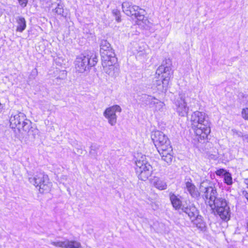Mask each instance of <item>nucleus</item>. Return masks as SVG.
Wrapping results in <instances>:
<instances>
[{"mask_svg":"<svg viewBox=\"0 0 248 248\" xmlns=\"http://www.w3.org/2000/svg\"><path fill=\"white\" fill-rule=\"evenodd\" d=\"M242 116L243 118L248 120V108L243 109L242 111Z\"/></svg>","mask_w":248,"mask_h":248,"instance_id":"30","label":"nucleus"},{"mask_svg":"<svg viewBox=\"0 0 248 248\" xmlns=\"http://www.w3.org/2000/svg\"><path fill=\"white\" fill-rule=\"evenodd\" d=\"M244 182L247 186V187L248 188V178L245 179Z\"/></svg>","mask_w":248,"mask_h":248,"instance_id":"38","label":"nucleus"},{"mask_svg":"<svg viewBox=\"0 0 248 248\" xmlns=\"http://www.w3.org/2000/svg\"><path fill=\"white\" fill-rule=\"evenodd\" d=\"M98 57L95 53L90 51L85 55H81L76 58L75 68L79 73H83L96 65Z\"/></svg>","mask_w":248,"mask_h":248,"instance_id":"4","label":"nucleus"},{"mask_svg":"<svg viewBox=\"0 0 248 248\" xmlns=\"http://www.w3.org/2000/svg\"><path fill=\"white\" fill-rule=\"evenodd\" d=\"M164 104L163 102L158 100L155 103V107H154L152 109L154 111H162L164 107Z\"/></svg>","mask_w":248,"mask_h":248,"instance_id":"26","label":"nucleus"},{"mask_svg":"<svg viewBox=\"0 0 248 248\" xmlns=\"http://www.w3.org/2000/svg\"><path fill=\"white\" fill-rule=\"evenodd\" d=\"M62 77L61 78H63L66 77V73L64 71H62Z\"/></svg>","mask_w":248,"mask_h":248,"instance_id":"37","label":"nucleus"},{"mask_svg":"<svg viewBox=\"0 0 248 248\" xmlns=\"http://www.w3.org/2000/svg\"><path fill=\"white\" fill-rule=\"evenodd\" d=\"M10 126L12 128L16 127L19 131L22 130L30 136L33 137L37 130L31 127V122L26 118V115L22 112H17L13 113L10 118Z\"/></svg>","mask_w":248,"mask_h":248,"instance_id":"2","label":"nucleus"},{"mask_svg":"<svg viewBox=\"0 0 248 248\" xmlns=\"http://www.w3.org/2000/svg\"><path fill=\"white\" fill-rule=\"evenodd\" d=\"M64 4L61 1L56 4V7L53 9V11L58 16L66 17L67 13L64 11Z\"/></svg>","mask_w":248,"mask_h":248,"instance_id":"23","label":"nucleus"},{"mask_svg":"<svg viewBox=\"0 0 248 248\" xmlns=\"http://www.w3.org/2000/svg\"><path fill=\"white\" fill-rule=\"evenodd\" d=\"M195 99L190 97V93L188 92H180L176 95L173 101L174 108L178 114L182 117L187 115L189 108L192 106V103Z\"/></svg>","mask_w":248,"mask_h":248,"instance_id":"3","label":"nucleus"},{"mask_svg":"<svg viewBox=\"0 0 248 248\" xmlns=\"http://www.w3.org/2000/svg\"><path fill=\"white\" fill-rule=\"evenodd\" d=\"M191 122L195 133L193 140L204 142L211 132L210 123L207 115L203 112L196 111L191 115Z\"/></svg>","mask_w":248,"mask_h":248,"instance_id":"1","label":"nucleus"},{"mask_svg":"<svg viewBox=\"0 0 248 248\" xmlns=\"http://www.w3.org/2000/svg\"><path fill=\"white\" fill-rule=\"evenodd\" d=\"M200 196L204 200L205 203L209 206L218 197V194L217 188L213 186H205L204 183H202L200 187Z\"/></svg>","mask_w":248,"mask_h":248,"instance_id":"10","label":"nucleus"},{"mask_svg":"<svg viewBox=\"0 0 248 248\" xmlns=\"http://www.w3.org/2000/svg\"><path fill=\"white\" fill-rule=\"evenodd\" d=\"M151 138L157 150L170 146L168 137L161 131L157 130L154 132Z\"/></svg>","mask_w":248,"mask_h":248,"instance_id":"11","label":"nucleus"},{"mask_svg":"<svg viewBox=\"0 0 248 248\" xmlns=\"http://www.w3.org/2000/svg\"><path fill=\"white\" fill-rule=\"evenodd\" d=\"M210 205L212 209H215L222 220L227 221L230 219L231 211L228 203L225 198L218 197Z\"/></svg>","mask_w":248,"mask_h":248,"instance_id":"7","label":"nucleus"},{"mask_svg":"<svg viewBox=\"0 0 248 248\" xmlns=\"http://www.w3.org/2000/svg\"><path fill=\"white\" fill-rule=\"evenodd\" d=\"M17 27L16 31L23 32L26 28V21L24 17L18 16L16 18Z\"/></svg>","mask_w":248,"mask_h":248,"instance_id":"24","label":"nucleus"},{"mask_svg":"<svg viewBox=\"0 0 248 248\" xmlns=\"http://www.w3.org/2000/svg\"><path fill=\"white\" fill-rule=\"evenodd\" d=\"M223 175L224 183L227 185H232V179L231 174L228 171H225Z\"/></svg>","mask_w":248,"mask_h":248,"instance_id":"25","label":"nucleus"},{"mask_svg":"<svg viewBox=\"0 0 248 248\" xmlns=\"http://www.w3.org/2000/svg\"><path fill=\"white\" fill-rule=\"evenodd\" d=\"M171 147H168L165 148H162L157 150L161 158L163 160L166 162L168 164L171 162L172 160V155L171 154L172 152Z\"/></svg>","mask_w":248,"mask_h":248,"instance_id":"17","label":"nucleus"},{"mask_svg":"<svg viewBox=\"0 0 248 248\" xmlns=\"http://www.w3.org/2000/svg\"><path fill=\"white\" fill-rule=\"evenodd\" d=\"M51 244L61 248H80L81 244L77 241L65 239L63 241L51 242Z\"/></svg>","mask_w":248,"mask_h":248,"instance_id":"15","label":"nucleus"},{"mask_svg":"<svg viewBox=\"0 0 248 248\" xmlns=\"http://www.w3.org/2000/svg\"><path fill=\"white\" fill-rule=\"evenodd\" d=\"M140 99L143 104L148 106L151 108H153L155 107V103L158 100L153 96L146 94H143Z\"/></svg>","mask_w":248,"mask_h":248,"instance_id":"21","label":"nucleus"},{"mask_svg":"<svg viewBox=\"0 0 248 248\" xmlns=\"http://www.w3.org/2000/svg\"><path fill=\"white\" fill-rule=\"evenodd\" d=\"M232 132H233V135H236L239 137L243 138L244 136L242 132L238 131L235 129H232Z\"/></svg>","mask_w":248,"mask_h":248,"instance_id":"32","label":"nucleus"},{"mask_svg":"<svg viewBox=\"0 0 248 248\" xmlns=\"http://www.w3.org/2000/svg\"><path fill=\"white\" fill-rule=\"evenodd\" d=\"M38 74L37 70L36 68L33 69L31 72L30 75L29 76V79L32 80L35 79V77Z\"/></svg>","mask_w":248,"mask_h":248,"instance_id":"29","label":"nucleus"},{"mask_svg":"<svg viewBox=\"0 0 248 248\" xmlns=\"http://www.w3.org/2000/svg\"><path fill=\"white\" fill-rule=\"evenodd\" d=\"M98 149V146L93 144L91 146V151L90 153L91 155L93 156L94 158H96V156L97 155V153L96 152V150Z\"/></svg>","mask_w":248,"mask_h":248,"instance_id":"27","label":"nucleus"},{"mask_svg":"<svg viewBox=\"0 0 248 248\" xmlns=\"http://www.w3.org/2000/svg\"><path fill=\"white\" fill-rule=\"evenodd\" d=\"M185 188L189 194L194 198H198L200 196V192L198 191L196 186L192 182V180L189 177H186L185 179Z\"/></svg>","mask_w":248,"mask_h":248,"instance_id":"16","label":"nucleus"},{"mask_svg":"<svg viewBox=\"0 0 248 248\" xmlns=\"http://www.w3.org/2000/svg\"><path fill=\"white\" fill-rule=\"evenodd\" d=\"M122 108L120 106L115 105L107 108L103 112L104 116L108 120L111 126L116 124L117 120V113H120Z\"/></svg>","mask_w":248,"mask_h":248,"instance_id":"12","label":"nucleus"},{"mask_svg":"<svg viewBox=\"0 0 248 248\" xmlns=\"http://www.w3.org/2000/svg\"><path fill=\"white\" fill-rule=\"evenodd\" d=\"M181 210L186 213L191 220L193 218H195L199 214L198 211L193 204L184 205Z\"/></svg>","mask_w":248,"mask_h":248,"instance_id":"18","label":"nucleus"},{"mask_svg":"<svg viewBox=\"0 0 248 248\" xmlns=\"http://www.w3.org/2000/svg\"><path fill=\"white\" fill-rule=\"evenodd\" d=\"M243 139L244 141L248 142V135H244Z\"/></svg>","mask_w":248,"mask_h":248,"instance_id":"36","label":"nucleus"},{"mask_svg":"<svg viewBox=\"0 0 248 248\" xmlns=\"http://www.w3.org/2000/svg\"><path fill=\"white\" fill-rule=\"evenodd\" d=\"M123 12L128 16H134L137 19V24L141 25V23L147 25L149 21L144 16L145 11L138 6L132 5L130 2L125 0L122 4Z\"/></svg>","mask_w":248,"mask_h":248,"instance_id":"6","label":"nucleus"},{"mask_svg":"<svg viewBox=\"0 0 248 248\" xmlns=\"http://www.w3.org/2000/svg\"><path fill=\"white\" fill-rule=\"evenodd\" d=\"M135 170L139 178L146 181L151 175L153 172L152 166L148 162L145 155H141L135 161Z\"/></svg>","mask_w":248,"mask_h":248,"instance_id":"8","label":"nucleus"},{"mask_svg":"<svg viewBox=\"0 0 248 248\" xmlns=\"http://www.w3.org/2000/svg\"><path fill=\"white\" fill-rule=\"evenodd\" d=\"M2 108H3V106H2V105L0 103V109H2Z\"/></svg>","mask_w":248,"mask_h":248,"instance_id":"39","label":"nucleus"},{"mask_svg":"<svg viewBox=\"0 0 248 248\" xmlns=\"http://www.w3.org/2000/svg\"><path fill=\"white\" fill-rule=\"evenodd\" d=\"M191 221L193 222L194 224L196 225V227L200 231L205 232L206 230V225L205 222L203 221L202 217L201 216H196L195 218H192Z\"/></svg>","mask_w":248,"mask_h":248,"instance_id":"22","label":"nucleus"},{"mask_svg":"<svg viewBox=\"0 0 248 248\" xmlns=\"http://www.w3.org/2000/svg\"><path fill=\"white\" fill-rule=\"evenodd\" d=\"M225 171H226V170H224L223 169H220L219 170H218L216 173L217 175H220L221 173H222L223 172H225Z\"/></svg>","mask_w":248,"mask_h":248,"instance_id":"34","label":"nucleus"},{"mask_svg":"<svg viewBox=\"0 0 248 248\" xmlns=\"http://www.w3.org/2000/svg\"><path fill=\"white\" fill-rule=\"evenodd\" d=\"M152 183L157 189L162 190L167 188V183L163 178L154 177L152 180Z\"/></svg>","mask_w":248,"mask_h":248,"instance_id":"20","label":"nucleus"},{"mask_svg":"<svg viewBox=\"0 0 248 248\" xmlns=\"http://www.w3.org/2000/svg\"><path fill=\"white\" fill-rule=\"evenodd\" d=\"M170 71L171 68L169 66L162 64L159 66L155 73L158 77L155 78V79L153 81V87L156 88L160 92L166 91L170 78Z\"/></svg>","mask_w":248,"mask_h":248,"instance_id":"5","label":"nucleus"},{"mask_svg":"<svg viewBox=\"0 0 248 248\" xmlns=\"http://www.w3.org/2000/svg\"><path fill=\"white\" fill-rule=\"evenodd\" d=\"M19 5L22 8H25L28 2V0H17Z\"/></svg>","mask_w":248,"mask_h":248,"instance_id":"31","label":"nucleus"},{"mask_svg":"<svg viewBox=\"0 0 248 248\" xmlns=\"http://www.w3.org/2000/svg\"><path fill=\"white\" fill-rule=\"evenodd\" d=\"M112 12L113 16H115L116 20L118 22H120L121 21L120 11L117 9H114L112 10Z\"/></svg>","mask_w":248,"mask_h":248,"instance_id":"28","label":"nucleus"},{"mask_svg":"<svg viewBox=\"0 0 248 248\" xmlns=\"http://www.w3.org/2000/svg\"><path fill=\"white\" fill-rule=\"evenodd\" d=\"M244 196L246 198V199L247 200L248 202V192H246L245 194H244ZM247 228L248 230V220H247Z\"/></svg>","mask_w":248,"mask_h":248,"instance_id":"35","label":"nucleus"},{"mask_svg":"<svg viewBox=\"0 0 248 248\" xmlns=\"http://www.w3.org/2000/svg\"><path fill=\"white\" fill-rule=\"evenodd\" d=\"M29 181L36 187H39L40 193L48 192L51 186L48 176L43 172H37L34 177H29Z\"/></svg>","mask_w":248,"mask_h":248,"instance_id":"9","label":"nucleus"},{"mask_svg":"<svg viewBox=\"0 0 248 248\" xmlns=\"http://www.w3.org/2000/svg\"><path fill=\"white\" fill-rule=\"evenodd\" d=\"M145 55V51L143 50H139L138 51V52L137 53V57H140V56H144Z\"/></svg>","mask_w":248,"mask_h":248,"instance_id":"33","label":"nucleus"},{"mask_svg":"<svg viewBox=\"0 0 248 248\" xmlns=\"http://www.w3.org/2000/svg\"><path fill=\"white\" fill-rule=\"evenodd\" d=\"M170 199L172 206L176 210H180L184 205L182 203L181 196L179 195H175L174 193L170 194Z\"/></svg>","mask_w":248,"mask_h":248,"instance_id":"19","label":"nucleus"},{"mask_svg":"<svg viewBox=\"0 0 248 248\" xmlns=\"http://www.w3.org/2000/svg\"><path fill=\"white\" fill-rule=\"evenodd\" d=\"M100 55L102 60L108 61L115 57V53L110 46V44L106 40H103L100 43Z\"/></svg>","mask_w":248,"mask_h":248,"instance_id":"13","label":"nucleus"},{"mask_svg":"<svg viewBox=\"0 0 248 248\" xmlns=\"http://www.w3.org/2000/svg\"><path fill=\"white\" fill-rule=\"evenodd\" d=\"M108 61L102 60V65L104 71L108 75L113 76L115 73H117L118 69L113 65L116 62L115 57L109 59Z\"/></svg>","mask_w":248,"mask_h":248,"instance_id":"14","label":"nucleus"}]
</instances>
